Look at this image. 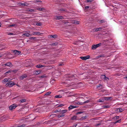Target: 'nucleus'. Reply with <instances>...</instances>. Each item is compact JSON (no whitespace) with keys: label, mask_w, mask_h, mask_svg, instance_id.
<instances>
[{"label":"nucleus","mask_w":127,"mask_h":127,"mask_svg":"<svg viewBox=\"0 0 127 127\" xmlns=\"http://www.w3.org/2000/svg\"><path fill=\"white\" fill-rule=\"evenodd\" d=\"M55 19H63V16H55Z\"/></svg>","instance_id":"nucleus-11"},{"label":"nucleus","mask_w":127,"mask_h":127,"mask_svg":"<svg viewBox=\"0 0 127 127\" xmlns=\"http://www.w3.org/2000/svg\"><path fill=\"white\" fill-rule=\"evenodd\" d=\"M21 52L20 51L16 50V57H17V55H18L20 54Z\"/></svg>","instance_id":"nucleus-24"},{"label":"nucleus","mask_w":127,"mask_h":127,"mask_svg":"<svg viewBox=\"0 0 127 127\" xmlns=\"http://www.w3.org/2000/svg\"><path fill=\"white\" fill-rule=\"evenodd\" d=\"M41 71L40 70L36 71L35 72V74L36 75H38L41 73Z\"/></svg>","instance_id":"nucleus-22"},{"label":"nucleus","mask_w":127,"mask_h":127,"mask_svg":"<svg viewBox=\"0 0 127 127\" xmlns=\"http://www.w3.org/2000/svg\"><path fill=\"white\" fill-rule=\"evenodd\" d=\"M105 100L104 97L101 98L100 99L98 100L97 102H102Z\"/></svg>","instance_id":"nucleus-7"},{"label":"nucleus","mask_w":127,"mask_h":127,"mask_svg":"<svg viewBox=\"0 0 127 127\" xmlns=\"http://www.w3.org/2000/svg\"><path fill=\"white\" fill-rule=\"evenodd\" d=\"M12 52H13V53H14V54H15L16 53V50H12Z\"/></svg>","instance_id":"nucleus-41"},{"label":"nucleus","mask_w":127,"mask_h":127,"mask_svg":"<svg viewBox=\"0 0 127 127\" xmlns=\"http://www.w3.org/2000/svg\"><path fill=\"white\" fill-rule=\"evenodd\" d=\"M89 8V7L88 6H85V8L86 9H88V8Z\"/></svg>","instance_id":"nucleus-43"},{"label":"nucleus","mask_w":127,"mask_h":127,"mask_svg":"<svg viewBox=\"0 0 127 127\" xmlns=\"http://www.w3.org/2000/svg\"><path fill=\"white\" fill-rule=\"evenodd\" d=\"M100 86H100H97V88H98V87H99Z\"/></svg>","instance_id":"nucleus-53"},{"label":"nucleus","mask_w":127,"mask_h":127,"mask_svg":"<svg viewBox=\"0 0 127 127\" xmlns=\"http://www.w3.org/2000/svg\"><path fill=\"white\" fill-rule=\"evenodd\" d=\"M39 2H41L42 1H39Z\"/></svg>","instance_id":"nucleus-60"},{"label":"nucleus","mask_w":127,"mask_h":127,"mask_svg":"<svg viewBox=\"0 0 127 127\" xmlns=\"http://www.w3.org/2000/svg\"><path fill=\"white\" fill-rule=\"evenodd\" d=\"M93 1V0H86V1L87 2H91Z\"/></svg>","instance_id":"nucleus-32"},{"label":"nucleus","mask_w":127,"mask_h":127,"mask_svg":"<svg viewBox=\"0 0 127 127\" xmlns=\"http://www.w3.org/2000/svg\"><path fill=\"white\" fill-rule=\"evenodd\" d=\"M66 23H66V22H65V23L64 24L65 25H67V24H66Z\"/></svg>","instance_id":"nucleus-54"},{"label":"nucleus","mask_w":127,"mask_h":127,"mask_svg":"<svg viewBox=\"0 0 127 127\" xmlns=\"http://www.w3.org/2000/svg\"><path fill=\"white\" fill-rule=\"evenodd\" d=\"M116 111L117 112H122L123 111V110L121 108H118L116 109Z\"/></svg>","instance_id":"nucleus-15"},{"label":"nucleus","mask_w":127,"mask_h":127,"mask_svg":"<svg viewBox=\"0 0 127 127\" xmlns=\"http://www.w3.org/2000/svg\"><path fill=\"white\" fill-rule=\"evenodd\" d=\"M117 122H119L118 121Z\"/></svg>","instance_id":"nucleus-62"},{"label":"nucleus","mask_w":127,"mask_h":127,"mask_svg":"<svg viewBox=\"0 0 127 127\" xmlns=\"http://www.w3.org/2000/svg\"><path fill=\"white\" fill-rule=\"evenodd\" d=\"M87 118V116H85L84 117H81L80 119V120H84L86 119Z\"/></svg>","instance_id":"nucleus-23"},{"label":"nucleus","mask_w":127,"mask_h":127,"mask_svg":"<svg viewBox=\"0 0 127 127\" xmlns=\"http://www.w3.org/2000/svg\"><path fill=\"white\" fill-rule=\"evenodd\" d=\"M15 84V83H14L12 82H10L6 84V87H12Z\"/></svg>","instance_id":"nucleus-1"},{"label":"nucleus","mask_w":127,"mask_h":127,"mask_svg":"<svg viewBox=\"0 0 127 127\" xmlns=\"http://www.w3.org/2000/svg\"><path fill=\"white\" fill-rule=\"evenodd\" d=\"M83 112H79L76 113V114H80L81 113H83Z\"/></svg>","instance_id":"nucleus-39"},{"label":"nucleus","mask_w":127,"mask_h":127,"mask_svg":"<svg viewBox=\"0 0 127 127\" xmlns=\"http://www.w3.org/2000/svg\"><path fill=\"white\" fill-rule=\"evenodd\" d=\"M44 66L43 65L39 64L36 65V67L38 68H40L41 67H43Z\"/></svg>","instance_id":"nucleus-19"},{"label":"nucleus","mask_w":127,"mask_h":127,"mask_svg":"<svg viewBox=\"0 0 127 127\" xmlns=\"http://www.w3.org/2000/svg\"><path fill=\"white\" fill-rule=\"evenodd\" d=\"M102 29V28L101 27H99L98 28H96L94 29V31H95L96 32L97 31H98L100 30L101 29Z\"/></svg>","instance_id":"nucleus-21"},{"label":"nucleus","mask_w":127,"mask_h":127,"mask_svg":"<svg viewBox=\"0 0 127 127\" xmlns=\"http://www.w3.org/2000/svg\"><path fill=\"white\" fill-rule=\"evenodd\" d=\"M77 107V106H75L70 105L68 107V108L69 110H70L71 109L74 108H76Z\"/></svg>","instance_id":"nucleus-8"},{"label":"nucleus","mask_w":127,"mask_h":127,"mask_svg":"<svg viewBox=\"0 0 127 127\" xmlns=\"http://www.w3.org/2000/svg\"><path fill=\"white\" fill-rule=\"evenodd\" d=\"M37 9L39 11H42L44 9L43 8H37Z\"/></svg>","instance_id":"nucleus-31"},{"label":"nucleus","mask_w":127,"mask_h":127,"mask_svg":"<svg viewBox=\"0 0 127 127\" xmlns=\"http://www.w3.org/2000/svg\"><path fill=\"white\" fill-rule=\"evenodd\" d=\"M75 127L76 126V125H75Z\"/></svg>","instance_id":"nucleus-58"},{"label":"nucleus","mask_w":127,"mask_h":127,"mask_svg":"<svg viewBox=\"0 0 127 127\" xmlns=\"http://www.w3.org/2000/svg\"><path fill=\"white\" fill-rule=\"evenodd\" d=\"M23 127L22 126L21 127L20 126H18L17 127Z\"/></svg>","instance_id":"nucleus-52"},{"label":"nucleus","mask_w":127,"mask_h":127,"mask_svg":"<svg viewBox=\"0 0 127 127\" xmlns=\"http://www.w3.org/2000/svg\"><path fill=\"white\" fill-rule=\"evenodd\" d=\"M51 92H48L47 93L45 94V95H50V94H51Z\"/></svg>","instance_id":"nucleus-36"},{"label":"nucleus","mask_w":127,"mask_h":127,"mask_svg":"<svg viewBox=\"0 0 127 127\" xmlns=\"http://www.w3.org/2000/svg\"><path fill=\"white\" fill-rule=\"evenodd\" d=\"M12 58V57H10V58Z\"/></svg>","instance_id":"nucleus-59"},{"label":"nucleus","mask_w":127,"mask_h":127,"mask_svg":"<svg viewBox=\"0 0 127 127\" xmlns=\"http://www.w3.org/2000/svg\"><path fill=\"white\" fill-rule=\"evenodd\" d=\"M5 66H7L11 67L12 66L11 63H8L5 64H4Z\"/></svg>","instance_id":"nucleus-16"},{"label":"nucleus","mask_w":127,"mask_h":127,"mask_svg":"<svg viewBox=\"0 0 127 127\" xmlns=\"http://www.w3.org/2000/svg\"><path fill=\"white\" fill-rule=\"evenodd\" d=\"M21 5H22V6H24V5H26V4L25 3H22L21 4Z\"/></svg>","instance_id":"nucleus-47"},{"label":"nucleus","mask_w":127,"mask_h":127,"mask_svg":"<svg viewBox=\"0 0 127 127\" xmlns=\"http://www.w3.org/2000/svg\"><path fill=\"white\" fill-rule=\"evenodd\" d=\"M67 111V110H62L60 111V112L61 113L64 114L66 113Z\"/></svg>","instance_id":"nucleus-14"},{"label":"nucleus","mask_w":127,"mask_h":127,"mask_svg":"<svg viewBox=\"0 0 127 127\" xmlns=\"http://www.w3.org/2000/svg\"><path fill=\"white\" fill-rule=\"evenodd\" d=\"M74 44H76L77 43H74Z\"/></svg>","instance_id":"nucleus-55"},{"label":"nucleus","mask_w":127,"mask_h":127,"mask_svg":"<svg viewBox=\"0 0 127 127\" xmlns=\"http://www.w3.org/2000/svg\"><path fill=\"white\" fill-rule=\"evenodd\" d=\"M64 115L63 114H62V115H61V117H64Z\"/></svg>","instance_id":"nucleus-44"},{"label":"nucleus","mask_w":127,"mask_h":127,"mask_svg":"<svg viewBox=\"0 0 127 127\" xmlns=\"http://www.w3.org/2000/svg\"><path fill=\"white\" fill-rule=\"evenodd\" d=\"M124 78H127V77H124Z\"/></svg>","instance_id":"nucleus-56"},{"label":"nucleus","mask_w":127,"mask_h":127,"mask_svg":"<svg viewBox=\"0 0 127 127\" xmlns=\"http://www.w3.org/2000/svg\"><path fill=\"white\" fill-rule=\"evenodd\" d=\"M77 117L76 116H74L71 118V120H75L76 119Z\"/></svg>","instance_id":"nucleus-28"},{"label":"nucleus","mask_w":127,"mask_h":127,"mask_svg":"<svg viewBox=\"0 0 127 127\" xmlns=\"http://www.w3.org/2000/svg\"><path fill=\"white\" fill-rule=\"evenodd\" d=\"M10 80L9 78H6L4 79L2 81V83H3L5 84L6 83V82H8Z\"/></svg>","instance_id":"nucleus-6"},{"label":"nucleus","mask_w":127,"mask_h":127,"mask_svg":"<svg viewBox=\"0 0 127 127\" xmlns=\"http://www.w3.org/2000/svg\"><path fill=\"white\" fill-rule=\"evenodd\" d=\"M61 115H58V117L59 118H60V117H61Z\"/></svg>","instance_id":"nucleus-50"},{"label":"nucleus","mask_w":127,"mask_h":127,"mask_svg":"<svg viewBox=\"0 0 127 127\" xmlns=\"http://www.w3.org/2000/svg\"><path fill=\"white\" fill-rule=\"evenodd\" d=\"M119 117L118 116H116L115 117V119H119Z\"/></svg>","instance_id":"nucleus-42"},{"label":"nucleus","mask_w":127,"mask_h":127,"mask_svg":"<svg viewBox=\"0 0 127 127\" xmlns=\"http://www.w3.org/2000/svg\"><path fill=\"white\" fill-rule=\"evenodd\" d=\"M1 23L0 22V27L1 26Z\"/></svg>","instance_id":"nucleus-51"},{"label":"nucleus","mask_w":127,"mask_h":127,"mask_svg":"<svg viewBox=\"0 0 127 127\" xmlns=\"http://www.w3.org/2000/svg\"><path fill=\"white\" fill-rule=\"evenodd\" d=\"M26 100L25 99H23L21 100V102L22 103L25 102L26 101Z\"/></svg>","instance_id":"nucleus-30"},{"label":"nucleus","mask_w":127,"mask_h":127,"mask_svg":"<svg viewBox=\"0 0 127 127\" xmlns=\"http://www.w3.org/2000/svg\"><path fill=\"white\" fill-rule=\"evenodd\" d=\"M64 104H59L58 105V107H61L63 106H64Z\"/></svg>","instance_id":"nucleus-29"},{"label":"nucleus","mask_w":127,"mask_h":127,"mask_svg":"<svg viewBox=\"0 0 127 127\" xmlns=\"http://www.w3.org/2000/svg\"><path fill=\"white\" fill-rule=\"evenodd\" d=\"M90 56L88 55L84 57H80V58L82 60H86L89 59L90 58Z\"/></svg>","instance_id":"nucleus-4"},{"label":"nucleus","mask_w":127,"mask_h":127,"mask_svg":"<svg viewBox=\"0 0 127 127\" xmlns=\"http://www.w3.org/2000/svg\"><path fill=\"white\" fill-rule=\"evenodd\" d=\"M15 24H12V25H10L9 26L10 27H13V26H15Z\"/></svg>","instance_id":"nucleus-40"},{"label":"nucleus","mask_w":127,"mask_h":127,"mask_svg":"<svg viewBox=\"0 0 127 127\" xmlns=\"http://www.w3.org/2000/svg\"><path fill=\"white\" fill-rule=\"evenodd\" d=\"M45 77V76H41V77L42 78H44V77Z\"/></svg>","instance_id":"nucleus-49"},{"label":"nucleus","mask_w":127,"mask_h":127,"mask_svg":"<svg viewBox=\"0 0 127 127\" xmlns=\"http://www.w3.org/2000/svg\"><path fill=\"white\" fill-rule=\"evenodd\" d=\"M51 44L52 45H56L57 44V43H53Z\"/></svg>","instance_id":"nucleus-35"},{"label":"nucleus","mask_w":127,"mask_h":127,"mask_svg":"<svg viewBox=\"0 0 127 127\" xmlns=\"http://www.w3.org/2000/svg\"><path fill=\"white\" fill-rule=\"evenodd\" d=\"M71 23L75 24H79V22L77 21L73 20L71 22Z\"/></svg>","instance_id":"nucleus-12"},{"label":"nucleus","mask_w":127,"mask_h":127,"mask_svg":"<svg viewBox=\"0 0 127 127\" xmlns=\"http://www.w3.org/2000/svg\"><path fill=\"white\" fill-rule=\"evenodd\" d=\"M103 22V20H101L100 21L99 23H102Z\"/></svg>","instance_id":"nucleus-48"},{"label":"nucleus","mask_w":127,"mask_h":127,"mask_svg":"<svg viewBox=\"0 0 127 127\" xmlns=\"http://www.w3.org/2000/svg\"><path fill=\"white\" fill-rule=\"evenodd\" d=\"M63 65V64L62 63L60 64H59V65L60 66H62Z\"/></svg>","instance_id":"nucleus-45"},{"label":"nucleus","mask_w":127,"mask_h":127,"mask_svg":"<svg viewBox=\"0 0 127 127\" xmlns=\"http://www.w3.org/2000/svg\"><path fill=\"white\" fill-rule=\"evenodd\" d=\"M105 100H111L112 99V97H104Z\"/></svg>","instance_id":"nucleus-10"},{"label":"nucleus","mask_w":127,"mask_h":127,"mask_svg":"<svg viewBox=\"0 0 127 127\" xmlns=\"http://www.w3.org/2000/svg\"><path fill=\"white\" fill-rule=\"evenodd\" d=\"M35 24H34V25H36L38 26H41L42 25V23L39 22L36 23Z\"/></svg>","instance_id":"nucleus-18"},{"label":"nucleus","mask_w":127,"mask_h":127,"mask_svg":"<svg viewBox=\"0 0 127 127\" xmlns=\"http://www.w3.org/2000/svg\"><path fill=\"white\" fill-rule=\"evenodd\" d=\"M110 106L109 105H104L103 106V108H107L110 107Z\"/></svg>","instance_id":"nucleus-27"},{"label":"nucleus","mask_w":127,"mask_h":127,"mask_svg":"<svg viewBox=\"0 0 127 127\" xmlns=\"http://www.w3.org/2000/svg\"><path fill=\"white\" fill-rule=\"evenodd\" d=\"M101 44V43H100L96 45H93L92 46V48L93 50H95L97 47L100 46Z\"/></svg>","instance_id":"nucleus-2"},{"label":"nucleus","mask_w":127,"mask_h":127,"mask_svg":"<svg viewBox=\"0 0 127 127\" xmlns=\"http://www.w3.org/2000/svg\"><path fill=\"white\" fill-rule=\"evenodd\" d=\"M57 37V35H50V37L51 38H56Z\"/></svg>","instance_id":"nucleus-20"},{"label":"nucleus","mask_w":127,"mask_h":127,"mask_svg":"<svg viewBox=\"0 0 127 127\" xmlns=\"http://www.w3.org/2000/svg\"><path fill=\"white\" fill-rule=\"evenodd\" d=\"M61 95H57L56 96H55V98H59L60 97H61Z\"/></svg>","instance_id":"nucleus-34"},{"label":"nucleus","mask_w":127,"mask_h":127,"mask_svg":"<svg viewBox=\"0 0 127 127\" xmlns=\"http://www.w3.org/2000/svg\"><path fill=\"white\" fill-rule=\"evenodd\" d=\"M56 116V115L55 114H52L50 116V117H55Z\"/></svg>","instance_id":"nucleus-33"},{"label":"nucleus","mask_w":127,"mask_h":127,"mask_svg":"<svg viewBox=\"0 0 127 127\" xmlns=\"http://www.w3.org/2000/svg\"><path fill=\"white\" fill-rule=\"evenodd\" d=\"M59 111H58V110H56L54 111V112L55 113H57V112H58Z\"/></svg>","instance_id":"nucleus-46"},{"label":"nucleus","mask_w":127,"mask_h":127,"mask_svg":"<svg viewBox=\"0 0 127 127\" xmlns=\"http://www.w3.org/2000/svg\"><path fill=\"white\" fill-rule=\"evenodd\" d=\"M89 102V101L87 100V101H85L84 102H83V103H84V104L86 103H87L88 102ZM78 104H83V103H80V102H78Z\"/></svg>","instance_id":"nucleus-25"},{"label":"nucleus","mask_w":127,"mask_h":127,"mask_svg":"<svg viewBox=\"0 0 127 127\" xmlns=\"http://www.w3.org/2000/svg\"><path fill=\"white\" fill-rule=\"evenodd\" d=\"M90 127L89 126H86V127Z\"/></svg>","instance_id":"nucleus-57"},{"label":"nucleus","mask_w":127,"mask_h":127,"mask_svg":"<svg viewBox=\"0 0 127 127\" xmlns=\"http://www.w3.org/2000/svg\"><path fill=\"white\" fill-rule=\"evenodd\" d=\"M13 71L11 70H9L4 73V75H6L8 74H10V73L12 72Z\"/></svg>","instance_id":"nucleus-9"},{"label":"nucleus","mask_w":127,"mask_h":127,"mask_svg":"<svg viewBox=\"0 0 127 127\" xmlns=\"http://www.w3.org/2000/svg\"><path fill=\"white\" fill-rule=\"evenodd\" d=\"M32 34L33 35H39L41 34V33L39 32H33Z\"/></svg>","instance_id":"nucleus-17"},{"label":"nucleus","mask_w":127,"mask_h":127,"mask_svg":"<svg viewBox=\"0 0 127 127\" xmlns=\"http://www.w3.org/2000/svg\"><path fill=\"white\" fill-rule=\"evenodd\" d=\"M26 32H27L28 33L23 34L22 35V36H26L27 37L30 36H31V34L29 33L30 32V31H26Z\"/></svg>","instance_id":"nucleus-5"},{"label":"nucleus","mask_w":127,"mask_h":127,"mask_svg":"<svg viewBox=\"0 0 127 127\" xmlns=\"http://www.w3.org/2000/svg\"><path fill=\"white\" fill-rule=\"evenodd\" d=\"M16 108V104H13L9 107V109L10 110H13Z\"/></svg>","instance_id":"nucleus-3"},{"label":"nucleus","mask_w":127,"mask_h":127,"mask_svg":"<svg viewBox=\"0 0 127 127\" xmlns=\"http://www.w3.org/2000/svg\"><path fill=\"white\" fill-rule=\"evenodd\" d=\"M109 79L108 78L106 77L105 76L104 80H106V81H107L108 80H109Z\"/></svg>","instance_id":"nucleus-37"},{"label":"nucleus","mask_w":127,"mask_h":127,"mask_svg":"<svg viewBox=\"0 0 127 127\" xmlns=\"http://www.w3.org/2000/svg\"><path fill=\"white\" fill-rule=\"evenodd\" d=\"M7 34L8 35H13L14 34L13 33H12L9 32V33H8Z\"/></svg>","instance_id":"nucleus-38"},{"label":"nucleus","mask_w":127,"mask_h":127,"mask_svg":"<svg viewBox=\"0 0 127 127\" xmlns=\"http://www.w3.org/2000/svg\"><path fill=\"white\" fill-rule=\"evenodd\" d=\"M105 76L104 75H101L100 76V78L104 80Z\"/></svg>","instance_id":"nucleus-26"},{"label":"nucleus","mask_w":127,"mask_h":127,"mask_svg":"<svg viewBox=\"0 0 127 127\" xmlns=\"http://www.w3.org/2000/svg\"><path fill=\"white\" fill-rule=\"evenodd\" d=\"M27 77V75L26 74H24L20 77V79L21 80H22L24 78H25Z\"/></svg>","instance_id":"nucleus-13"},{"label":"nucleus","mask_w":127,"mask_h":127,"mask_svg":"<svg viewBox=\"0 0 127 127\" xmlns=\"http://www.w3.org/2000/svg\"><path fill=\"white\" fill-rule=\"evenodd\" d=\"M1 57V56H0V58Z\"/></svg>","instance_id":"nucleus-61"}]
</instances>
